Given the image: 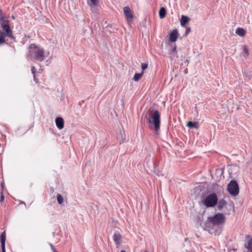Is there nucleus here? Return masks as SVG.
<instances>
[{"instance_id": "nucleus-1", "label": "nucleus", "mask_w": 252, "mask_h": 252, "mask_svg": "<svg viewBox=\"0 0 252 252\" xmlns=\"http://www.w3.org/2000/svg\"><path fill=\"white\" fill-rule=\"evenodd\" d=\"M29 49V56L38 62H42L44 60L45 55L43 48L32 44L30 45Z\"/></svg>"}, {"instance_id": "nucleus-2", "label": "nucleus", "mask_w": 252, "mask_h": 252, "mask_svg": "<svg viewBox=\"0 0 252 252\" xmlns=\"http://www.w3.org/2000/svg\"><path fill=\"white\" fill-rule=\"evenodd\" d=\"M148 122L154 126L155 130L158 132L160 128V116L158 110L154 111L148 118Z\"/></svg>"}, {"instance_id": "nucleus-3", "label": "nucleus", "mask_w": 252, "mask_h": 252, "mask_svg": "<svg viewBox=\"0 0 252 252\" xmlns=\"http://www.w3.org/2000/svg\"><path fill=\"white\" fill-rule=\"evenodd\" d=\"M218 196L216 193H212L207 196L202 201V203L207 207H214L217 203Z\"/></svg>"}, {"instance_id": "nucleus-4", "label": "nucleus", "mask_w": 252, "mask_h": 252, "mask_svg": "<svg viewBox=\"0 0 252 252\" xmlns=\"http://www.w3.org/2000/svg\"><path fill=\"white\" fill-rule=\"evenodd\" d=\"M210 222L213 225H219L223 223L225 220V216L223 214L219 213L213 217L209 218Z\"/></svg>"}, {"instance_id": "nucleus-5", "label": "nucleus", "mask_w": 252, "mask_h": 252, "mask_svg": "<svg viewBox=\"0 0 252 252\" xmlns=\"http://www.w3.org/2000/svg\"><path fill=\"white\" fill-rule=\"evenodd\" d=\"M227 190L233 196H236L239 193V187L236 181L232 180L228 185Z\"/></svg>"}, {"instance_id": "nucleus-6", "label": "nucleus", "mask_w": 252, "mask_h": 252, "mask_svg": "<svg viewBox=\"0 0 252 252\" xmlns=\"http://www.w3.org/2000/svg\"><path fill=\"white\" fill-rule=\"evenodd\" d=\"M0 27L2 28V31L5 33V35L6 36L15 40V38L13 35L12 30L11 29L9 24L3 25L1 26Z\"/></svg>"}, {"instance_id": "nucleus-7", "label": "nucleus", "mask_w": 252, "mask_h": 252, "mask_svg": "<svg viewBox=\"0 0 252 252\" xmlns=\"http://www.w3.org/2000/svg\"><path fill=\"white\" fill-rule=\"evenodd\" d=\"M124 13L125 15V17L126 20L131 22L133 20V14L132 10L128 6H125L124 7Z\"/></svg>"}, {"instance_id": "nucleus-8", "label": "nucleus", "mask_w": 252, "mask_h": 252, "mask_svg": "<svg viewBox=\"0 0 252 252\" xmlns=\"http://www.w3.org/2000/svg\"><path fill=\"white\" fill-rule=\"evenodd\" d=\"M113 239L118 247L121 243V234L119 232H115L113 236Z\"/></svg>"}, {"instance_id": "nucleus-9", "label": "nucleus", "mask_w": 252, "mask_h": 252, "mask_svg": "<svg viewBox=\"0 0 252 252\" xmlns=\"http://www.w3.org/2000/svg\"><path fill=\"white\" fill-rule=\"evenodd\" d=\"M6 240L5 231H3L0 235V242L1 246L2 252H6L5 248V244Z\"/></svg>"}, {"instance_id": "nucleus-10", "label": "nucleus", "mask_w": 252, "mask_h": 252, "mask_svg": "<svg viewBox=\"0 0 252 252\" xmlns=\"http://www.w3.org/2000/svg\"><path fill=\"white\" fill-rule=\"evenodd\" d=\"M57 127L59 129H62L64 127V120L62 117H57L55 120Z\"/></svg>"}, {"instance_id": "nucleus-11", "label": "nucleus", "mask_w": 252, "mask_h": 252, "mask_svg": "<svg viewBox=\"0 0 252 252\" xmlns=\"http://www.w3.org/2000/svg\"><path fill=\"white\" fill-rule=\"evenodd\" d=\"M178 37V32L177 29L173 30L170 34L169 39L171 42H175Z\"/></svg>"}, {"instance_id": "nucleus-12", "label": "nucleus", "mask_w": 252, "mask_h": 252, "mask_svg": "<svg viewBox=\"0 0 252 252\" xmlns=\"http://www.w3.org/2000/svg\"><path fill=\"white\" fill-rule=\"evenodd\" d=\"M189 18L184 15H182L181 19V25L182 27H185L186 24L189 22Z\"/></svg>"}, {"instance_id": "nucleus-13", "label": "nucleus", "mask_w": 252, "mask_h": 252, "mask_svg": "<svg viewBox=\"0 0 252 252\" xmlns=\"http://www.w3.org/2000/svg\"><path fill=\"white\" fill-rule=\"evenodd\" d=\"M187 126L190 128H195L197 129L199 127V124L198 122H191L189 121L187 124Z\"/></svg>"}, {"instance_id": "nucleus-14", "label": "nucleus", "mask_w": 252, "mask_h": 252, "mask_svg": "<svg viewBox=\"0 0 252 252\" xmlns=\"http://www.w3.org/2000/svg\"><path fill=\"white\" fill-rule=\"evenodd\" d=\"M9 21L8 20L7 17L5 15H2L0 17V26L5 24H9Z\"/></svg>"}, {"instance_id": "nucleus-15", "label": "nucleus", "mask_w": 252, "mask_h": 252, "mask_svg": "<svg viewBox=\"0 0 252 252\" xmlns=\"http://www.w3.org/2000/svg\"><path fill=\"white\" fill-rule=\"evenodd\" d=\"M5 36H6L5 35V33L0 29V45L6 43L5 39Z\"/></svg>"}, {"instance_id": "nucleus-16", "label": "nucleus", "mask_w": 252, "mask_h": 252, "mask_svg": "<svg viewBox=\"0 0 252 252\" xmlns=\"http://www.w3.org/2000/svg\"><path fill=\"white\" fill-rule=\"evenodd\" d=\"M226 205V202L223 199L220 200L218 204L217 208L219 210H221Z\"/></svg>"}, {"instance_id": "nucleus-17", "label": "nucleus", "mask_w": 252, "mask_h": 252, "mask_svg": "<svg viewBox=\"0 0 252 252\" xmlns=\"http://www.w3.org/2000/svg\"><path fill=\"white\" fill-rule=\"evenodd\" d=\"M166 15V11L164 7H162L159 10V16L161 19L164 18Z\"/></svg>"}, {"instance_id": "nucleus-18", "label": "nucleus", "mask_w": 252, "mask_h": 252, "mask_svg": "<svg viewBox=\"0 0 252 252\" xmlns=\"http://www.w3.org/2000/svg\"><path fill=\"white\" fill-rule=\"evenodd\" d=\"M235 32L240 36H244L245 35L246 31L243 28H238L236 30Z\"/></svg>"}, {"instance_id": "nucleus-19", "label": "nucleus", "mask_w": 252, "mask_h": 252, "mask_svg": "<svg viewBox=\"0 0 252 252\" xmlns=\"http://www.w3.org/2000/svg\"><path fill=\"white\" fill-rule=\"evenodd\" d=\"M88 3L91 7L92 10H93L94 7L97 5L98 0H88Z\"/></svg>"}, {"instance_id": "nucleus-20", "label": "nucleus", "mask_w": 252, "mask_h": 252, "mask_svg": "<svg viewBox=\"0 0 252 252\" xmlns=\"http://www.w3.org/2000/svg\"><path fill=\"white\" fill-rule=\"evenodd\" d=\"M245 247L249 250L252 249V237L244 245Z\"/></svg>"}, {"instance_id": "nucleus-21", "label": "nucleus", "mask_w": 252, "mask_h": 252, "mask_svg": "<svg viewBox=\"0 0 252 252\" xmlns=\"http://www.w3.org/2000/svg\"><path fill=\"white\" fill-rule=\"evenodd\" d=\"M177 53L176 46H175L172 49V50L170 53V58L171 60H173V58L177 56Z\"/></svg>"}, {"instance_id": "nucleus-22", "label": "nucleus", "mask_w": 252, "mask_h": 252, "mask_svg": "<svg viewBox=\"0 0 252 252\" xmlns=\"http://www.w3.org/2000/svg\"><path fill=\"white\" fill-rule=\"evenodd\" d=\"M143 74V71L140 73H135L133 77V80L135 81H138L141 78Z\"/></svg>"}, {"instance_id": "nucleus-23", "label": "nucleus", "mask_w": 252, "mask_h": 252, "mask_svg": "<svg viewBox=\"0 0 252 252\" xmlns=\"http://www.w3.org/2000/svg\"><path fill=\"white\" fill-rule=\"evenodd\" d=\"M243 55L244 56H247L249 55V51L248 47L246 45H244L243 46Z\"/></svg>"}, {"instance_id": "nucleus-24", "label": "nucleus", "mask_w": 252, "mask_h": 252, "mask_svg": "<svg viewBox=\"0 0 252 252\" xmlns=\"http://www.w3.org/2000/svg\"><path fill=\"white\" fill-rule=\"evenodd\" d=\"M244 75L247 80H250L252 76L251 72L247 70L245 71Z\"/></svg>"}, {"instance_id": "nucleus-25", "label": "nucleus", "mask_w": 252, "mask_h": 252, "mask_svg": "<svg viewBox=\"0 0 252 252\" xmlns=\"http://www.w3.org/2000/svg\"><path fill=\"white\" fill-rule=\"evenodd\" d=\"M57 201L59 204H61L63 203V199L62 195L59 194L57 195Z\"/></svg>"}, {"instance_id": "nucleus-26", "label": "nucleus", "mask_w": 252, "mask_h": 252, "mask_svg": "<svg viewBox=\"0 0 252 252\" xmlns=\"http://www.w3.org/2000/svg\"><path fill=\"white\" fill-rule=\"evenodd\" d=\"M148 67V64L146 63H143L141 64V68L142 69V71L144 72V70L146 69Z\"/></svg>"}, {"instance_id": "nucleus-27", "label": "nucleus", "mask_w": 252, "mask_h": 252, "mask_svg": "<svg viewBox=\"0 0 252 252\" xmlns=\"http://www.w3.org/2000/svg\"><path fill=\"white\" fill-rule=\"evenodd\" d=\"M32 73L33 74V77H34V80H35V68L34 66H32Z\"/></svg>"}, {"instance_id": "nucleus-28", "label": "nucleus", "mask_w": 252, "mask_h": 252, "mask_svg": "<svg viewBox=\"0 0 252 252\" xmlns=\"http://www.w3.org/2000/svg\"><path fill=\"white\" fill-rule=\"evenodd\" d=\"M190 32V28L189 27H187L186 29V32L185 33V36H187Z\"/></svg>"}, {"instance_id": "nucleus-29", "label": "nucleus", "mask_w": 252, "mask_h": 252, "mask_svg": "<svg viewBox=\"0 0 252 252\" xmlns=\"http://www.w3.org/2000/svg\"><path fill=\"white\" fill-rule=\"evenodd\" d=\"M4 199V196L3 195L2 192H1V196H0V202H2Z\"/></svg>"}, {"instance_id": "nucleus-30", "label": "nucleus", "mask_w": 252, "mask_h": 252, "mask_svg": "<svg viewBox=\"0 0 252 252\" xmlns=\"http://www.w3.org/2000/svg\"><path fill=\"white\" fill-rule=\"evenodd\" d=\"M50 245L53 252L56 251L52 244H50Z\"/></svg>"}, {"instance_id": "nucleus-31", "label": "nucleus", "mask_w": 252, "mask_h": 252, "mask_svg": "<svg viewBox=\"0 0 252 252\" xmlns=\"http://www.w3.org/2000/svg\"><path fill=\"white\" fill-rule=\"evenodd\" d=\"M3 14L2 13V11L1 10V9L0 8V17L2 16V15H3Z\"/></svg>"}, {"instance_id": "nucleus-32", "label": "nucleus", "mask_w": 252, "mask_h": 252, "mask_svg": "<svg viewBox=\"0 0 252 252\" xmlns=\"http://www.w3.org/2000/svg\"><path fill=\"white\" fill-rule=\"evenodd\" d=\"M121 252H126L125 251H124V250H122V251H121Z\"/></svg>"}, {"instance_id": "nucleus-33", "label": "nucleus", "mask_w": 252, "mask_h": 252, "mask_svg": "<svg viewBox=\"0 0 252 252\" xmlns=\"http://www.w3.org/2000/svg\"><path fill=\"white\" fill-rule=\"evenodd\" d=\"M3 185L2 183H1V187H2V188H3Z\"/></svg>"}, {"instance_id": "nucleus-34", "label": "nucleus", "mask_w": 252, "mask_h": 252, "mask_svg": "<svg viewBox=\"0 0 252 252\" xmlns=\"http://www.w3.org/2000/svg\"><path fill=\"white\" fill-rule=\"evenodd\" d=\"M186 62H187V63H189V60H186Z\"/></svg>"}, {"instance_id": "nucleus-35", "label": "nucleus", "mask_w": 252, "mask_h": 252, "mask_svg": "<svg viewBox=\"0 0 252 252\" xmlns=\"http://www.w3.org/2000/svg\"><path fill=\"white\" fill-rule=\"evenodd\" d=\"M54 252H57L56 251H55Z\"/></svg>"}]
</instances>
